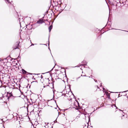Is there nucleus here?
I'll list each match as a JSON object with an SVG mask.
<instances>
[{"instance_id":"f257e3e1","label":"nucleus","mask_w":128,"mask_h":128,"mask_svg":"<svg viewBox=\"0 0 128 128\" xmlns=\"http://www.w3.org/2000/svg\"><path fill=\"white\" fill-rule=\"evenodd\" d=\"M6 97H7V100H8V101L9 100V99H13L14 98V96H12V92L9 93L8 92Z\"/></svg>"},{"instance_id":"f03ea898","label":"nucleus","mask_w":128,"mask_h":128,"mask_svg":"<svg viewBox=\"0 0 128 128\" xmlns=\"http://www.w3.org/2000/svg\"><path fill=\"white\" fill-rule=\"evenodd\" d=\"M87 64V62L85 60H84L81 63V64L78 65V66H75L74 67H81L82 66H86Z\"/></svg>"},{"instance_id":"7ed1b4c3","label":"nucleus","mask_w":128,"mask_h":128,"mask_svg":"<svg viewBox=\"0 0 128 128\" xmlns=\"http://www.w3.org/2000/svg\"><path fill=\"white\" fill-rule=\"evenodd\" d=\"M22 72L23 74H25L26 73H27L28 74H31V75H32V74H31V73H28V72H27L26 70H24L23 69H22Z\"/></svg>"},{"instance_id":"20e7f679","label":"nucleus","mask_w":128,"mask_h":128,"mask_svg":"<svg viewBox=\"0 0 128 128\" xmlns=\"http://www.w3.org/2000/svg\"><path fill=\"white\" fill-rule=\"evenodd\" d=\"M17 42V44L16 45L14 46L13 47V48L14 49H17L18 48V46H19V44L20 42Z\"/></svg>"},{"instance_id":"39448f33","label":"nucleus","mask_w":128,"mask_h":128,"mask_svg":"<svg viewBox=\"0 0 128 128\" xmlns=\"http://www.w3.org/2000/svg\"><path fill=\"white\" fill-rule=\"evenodd\" d=\"M43 22H44L43 20L42 19H39V20L36 22V23L39 24H42Z\"/></svg>"},{"instance_id":"423d86ee","label":"nucleus","mask_w":128,"mask_h":128,"mask_svg":"<svg viewBox=\"0 0 128 128\" xmlns=\"http://www.w3.org/2000/svg\"><path fill=\"white\" fill-rule=\"evenodd\" d=\"M52 26L51 25L48 28V29L49 30V32H50L51 30L52 29Z\"/></svg>"},{"instance_id":"0eeeda50","label":"nucleus","mask_w":128,"mask_h":128,"mask_svg":"<svg viewBox=\"0 0 128 128\" xmlns=\"http://www.w3.org/2000/svg\"><path fill=\"white\" fill-rule=\"evenodd\" d=\"M121 3L120 2H117L116 6H118L119 7L121 6Z\"/></svg>"},{"instance_id":"6e6552de","label":"nucleus","mask_w":128,"mask_h":128,"mask_svg":"<svg viewBox=\"0 0 128 128\" xmlns=\"http://www.w3.org/2000/svg\"><path fill=\"white\" fill-rule=\"evenodd\" d=\"M49 37H50V36H49V37H48V46H49V44H50V42H49ZM48 49L50 50L51 52V51H50V48H49V47H48Z\"/></svg>"},{"instance_id":"1a4fd4ad","label":"nucleus","mask_w":128,"mask_h":128,"mask_svg":"<svg viewBox=\"0 0 128 128\" xmlns=\"http://www.w3.org/2000/svg\"><path fill=\"white\" fill-rule=\"evenodd\" d=\"M57 105V107H58L59 110H60L61 111V110H64V111H65L66 110H67L68 109H64V110H61L60 109L58 106Z\"/></svg>"},{"instance_id":"9d476101","label":"nucleus","mask_w":128,"mask_h":128,"mask_svg":"<svg viewBox=\"0 0 128 128\" xmlns=\"http://www.w3.org/2000/svg\"><path fill=\"white\" fill-rule=\"evenodd\" d=\"M5 1L6 3H7V2H8L9 3H10V1L9 0H5Z\"/></svg>"},{"instance_id":"9b49d317","label":"nucleus","mask_w":128,"mask_h":128,"mask_svg":"<svg viewBox=\"0 0 128 128\" xmlns=\"http://www.w3.org/2000/svg\"><path fill=\"white\" fill-rule=\"evenodd\" d=\"M88 118V122L90 121V118L89 116H87Z\"/></svg>"},{"instance_id":"f8f14e48","label":"nucleus","mask_w":128,"mask_h":128,"mask_svg":"<svg viewBox=\"0 0 128 128\" xmlns=\"http://www.w3.org/2000/svg\"><path fill=\"white\" fill-rule=\"evenodd\" d=\"M105 92L107 96V95H108V94H109L108 92L106 91H105Z\"/></svg>"},{"instance_id":"ddd939ff","label":"nucleus","mask_w":128,"mask_h":128,"mask_svg":"<svg viewBox=\"0 0 128 128\" xmlns=\"http://www.w3.org/2000/svg\"><path fill=\"white\" fill-rule=\"evenodd\" d=\"M18 18V20H19V21L20 22V26L21 27V23L20 22V18Z\"/></svg>"},{"instance_id":"4468645a","label":"nucleus","mask_w":128,"mask_h":128,"mask_svg":"<svg viewBox=\"0 0 128 128\" xmlns=\"http://www.w3.org/2000/svg\"><path fill=\"white\" fill-rule=\"evenodd\" d=\"M102 89H103V91H104L105 92V91H106V90H105V88H102Z\"/></svg>"},{"instance_id":"2eb2a0df","label":"nucleus","mask_w":128,"mask_h":128,"mask_svg":"<svg viewBox=\"0 0 128 128\" xmlns=\"http://www.w3.org/2000/svg\"><path fill=\"white\" fill-rule=\"evenodd\" d=\"M107 96L108 97V98H110V95L109 94H108V95H107Z\"/></svg>"},{"instance_id":"dca6fc26","label":"nucleus","mask_w":128,"mask_h":128,"mask_svg":"<svg viewBox=\"0 0 128 128\" xmlns=\"http://www.w3.org/2000/svg\"><path fill=\"white\" fill-rule=\"evenodd\" d=\"M81 76H86V75H82V74L81 75Z\"/></svg>"},{"instance_id":"f3484780","label":"nucleus","mask_w":128,"mask_h":128,"mask_svg":"<svg viewBox=\"0 0 128 128\" xmlns=\"http://www.w3.org/2000/svg\"><path fill=\"white\" fill-rule=\"evenodd\" d=\"M94 80L96 82H97V81L95 79H94Z\"/></svg>"},{"instance_id":"a211bd4d","label":"nucleus","mask_w":128,"mask_h":128,"mask_svg":"<svg viewBox=\"0 0 128 128\" xmlns=\"http://www.w3.org/2000/svg\"><path fill=\"white\" fill-rule=\"evenodd\" d=\"M114 106L116 108V109H117L118 108L116 106L115 104L114 105Z\"/></svg>"},{"instance_id":"6ab92c4d","label":"nucleus","mask_w":128,"mask_h":128,"mask_svg":"<svg viewBox=\"0 0 128 128\" xmlns=\"http://www.w3.org/2000/svg\"><path fill=\"white\" fill-rule=\"evenodd\" d=\"M34 44H31V46H34Z\"/></svg>"},{"instance_id":"aec40b11","label":"nucleus","mask_w":128,"mask_h":128,"mask_svg":"<svg viewBox=\"0 0 128 128\" xmlns=\"http://www.w3.org/2000/svg\"><path fill=\"white\" fill-rule=\"evenodd\" d=\"M17 59L18 60H20V58H19V56H18L17 58Z\"/></svg>"},{"instance_id":"412c9836","label":"nucleus","mask_w":128,"mask_h":128,"mask_svg":"<svg viewBox=\"0 0 128 128\" xmlns=\"http://www.w3.org/2000/svg\"><path fill=\"white\" fill-rule=\"evenodd\" d=\"M37 82V81H32V82H31V83H32V82Z\"/></svg>"},{"instance_id":"4be33fe9","label":"nucleus","mask_w":128,"mask_h":128,"mask_svg":"<svg viewBox=\"0 0 128 128\" xmlns=\"http://www.w3.org/2000/svg\"><path fill=\"white\" fill-rule=\"evenodd\" d=\"M71 91V92H72V95H73L74 97V98H75V96L74 95V94L72 93V91Z\"/></svg>"},{"instance_id":"5701e85b","label":"nucleus","mask_w":128,"mask_h":128,"mask_svg":"<svg viewBox=\"0 0 128 128\" xmlns=\"http://www.w3.org/2000/svg\"><path fill=\"white\" fill-rule=\"evenodd\" d=\"M80 78V76L79 77H78L76 78V80H78V79L79 78Z\"/></svg>"},{"instance_id":"b1692460","label":"nucleus","mask_w":128,"mask_h":128,"mask_svg":"<svg viewBox=\"0 0 128 128\" xmlns=\"http://www.w3.org/2000/svg\"><path fill=\"white\" fill-rule=\"evenodd\" d=\"M41 78H43V77L42 76V75H41Z\"/></svg>"},{"instance_id":"393cba45","label":"nucleus","mask_w":128,"mask_h":128,"mask_svg":"<svg viewBox=\"0 0 128 128\" xmlns=\"http://www.w3.org/2000/svg\"><path fill=\"white\" fill-rule=\"evenodd\" d=\"M102 83H100V86H102Z\"/></svg>"},{"instance_id":"a878e982","label":"nucleus","mask_w":128,"mask_h":128,"mask_svg":"<svg viewBox=\"0 0 128 128\" xmlns=\"http://www.w3.org/2000/svg\"><path fill=\"white\" fill-rule=\"evenodd\" d=\"M12 2H10V4H12V3H13V2H12Z\"/></svg>"},{"instance_id":"bb28decb","label":"nucleus","mask_w":128,"mask_h":128,"mask_svg":"<svg viewBox=\"0 0 128 128\" xmlns=\"http://www.w3.org/2000/svg\"><path fill=\"white\" fill-rule=\"evenodd\" d=\"M12 2H10V4H12V3H13V2H12Z\"/></svg>"},{"instance_id":"cd10ccee","label":"nucleus","mask_w":128,"mask_h":128,"mask_svg":"<svg viewBox=\"0 0 128 128\" xmlns=\"http://www.w3.org/2000/svg\"><path fill=\"white\" fill-rule=\"evenodd\" d=\"M119 110L120 111H122V110Z\"/></svg>"},{"instance_id":"c85d7f7f","label":"nucleus","mask_w":128,"mask_h":128,"mask_svg":"<svg viewBox=\"0 0 128 128\" xmlns=\"http://www.w3.org/2000/svg\"><path fill=\"white\" fill-rule=\"evenodd\" d=\"M127 91H128V90H127V91H125L124 92H126Z\"/></svg>"},{"instance_id":"c756f323","label":"nucleus","mask_w":128,"mask_h":128,"mask_svg":"<svg viewBox=\"0 0 128 128\" xmlns=\"http://www.w3.org/2000/svg\"><path fill=\"white\" fill-rule=\"evenodd\" d=\"M48 21V20L46 19V20H45V21Z\"/></svg>"},{"instance_id":"7c9ffc66","label":"nucleus","mask_w":128,"mask_h":128,"mask_svg":"<svg viewBox=\"0 0 128 128\" xmlns=\"http://www.w3.org/2000/svg\"><path fill=\"white\" fill-rule=\"evenodd\" d=\"M97 86L98 88H99V87L98 86Z\"/></svg>"},{"instance_id":"2f4dec72","label":"nucleus","mask_w":128,"mask_h":128,"mask_svg":"<svg viewBox=\"0 0 128 128\" xmlns=\"http://www.w3.org/2000/svg\"><path fill=\"white\" fill-rule=\"evenodd\" d=\"M51 84H52V85H53H53H54V84H53V83L52 82L51 83Z\"/></svg>"},{"instance_id":"473e14b6","label":"nucleus","mask_w":128,"mask_h":128,"mask_svg":"<svg viewBox=\"0 0 128 128\" xmlns=\"http://www.w3.org/2000/svg\"><path fill=\"white\" fill-rule=\"evenodd\" d=\"M64 72L65 73V74H66V70H64Z\"/></svg>"},{"instance_id":"72a5a7b5","label":"nucleus","mask_w":128,"mask_h":128,"mask_svg":"<svg viewBox=\"0 0 128 128\" xmlns=\"http://www.w3.org/2000/svg\"><path fill=\"white\" fill-rule=\"evenodd\" d=\"M54 67H54L52 69V70H52L53 68Z\"/></svg>"},{"instance_id":"f704fd0d","label":"nucleus","mask_w":128,"mask_h":128,"mask_svg":"<svg viewBox=\"0 0 128 128\" xmlns=\"http://www.w3.org/2000/svg\"><path fill=\"white\" fill-rule=\"evenodd\" d=\"M86 114H84L85 116V118H86Z\"/></svg>"},{"instance_id":"c9c22d12","label":"nucleus","mask_w":128,"mask_h":128,"mask_svg":"<svg viewBox=\"0 0 128 128\" xmlns=\"http://www.w3.org/2000/svg\"><path fill=\"white\" fill-rule=\"evenodd\" d=\"M82 68H80V69H81V70H82Z\"/></svg>"},{"instance_id":"e433bc0d","label":"nucleus","mask_w":128,"mask_h":128,"mask_svg":"<svg viewBox=\"0 0 128 128\" xmlns=\"http://www.w3.org/2000/svg\"><path fill=\"white\" fill-rule=\"evenodd\" d=\"M122 114V116H124V115H123V114Z\"/></svg>"},{"instance_id":"4c0bfd02","label":"nucleus","mask_w":128,"mask_h":128,"mask_svg":"<svg viewBox=\"0 0 128 128\" xmlns=\"http://www.w3.org/2000/svg\"><path fill=\"white\" fill-rule=\"evenodd\" d=\"M32 78V79H34V80H35V78Z\"/></svg>"},{"instance_id":"58836bf2","label":"nucleus","mask_w":128,"mask_h":128,"mask_svg":"<svg viewBox=\"0 0 128 128\" xmlns=\"http://www.w3.org/2000/svg\"><path fill=\"white\" fill-rule=\"evenodd\" d=\"M53 93H54V90H53Z\"/></svg>"},{"instance_id":"ea45409f","label":"nucleus","mask_w":128,"mask_h":128,"mask_svg":"<svg viewBox=\"0 0 128 128\" xmlns=\"http://www.w3.org/2000/svg\"><path fill=\"white\" fill-rule=\"evenodd\" d=\"M83 67H84V68H86V67H85V66H84Z\"/></svg>"},{"instance_id":"a19ab883","label":"nucleus","mask_w":128,"mask_h":128,"mask_svg":"<svg viewBox=\"0 0 128 128\" xmlns=\"http://www.w3.org/2000/svg\"><path fill=\"white\" fill-rule=\"evenodd\" d=\"M59 115V112H58V116Z\"/></svg>"},{"instance_id":"79ce46f5","label":"nucleus","mask_w":128,"mask_h":128,"mask_svg":"<svg viewBox=\"0 0 128 128\" xmlns=\"http://www.w3.org/2000/svg\"><path fill=\"white\" fill-rule=\"evenodd\" d=\"M124 31H126V32H128V31H126V30H124Z\"/></svg>"},{"instance_id":"37998d69","label":"nucleus","mask_w":128,"mask_h":128,"mask_svg":"<svg viewBox=\"0 0 128 128\" xmlns=\"http://www.w3.org/2000/svg\"><path fill=\"white\" fill-rule=\"evenodd\" d=\"M51 18V17H50V18Z\"/></svg>"},{"instance_id":"c03bdc74","label":"nucleus","mask_w":128,"mask_h":128,"mask_svg":"<svg viewBox=\"0 0 128 128\" xmlns=\"http://www.w3.org/2000/svg\"><path fill=\"white\" fill-rule=\"evenodd\" d=\"M44 44V45H46L45 44ZM46 46H47V45H46Z\"/></svg>"},{"instance_id":"a18cd8bd","label":"nucleus","mask_w":128,"mask_h":128,"mask_svg":"<svg viewBox=\"0 0 128 128\" xmlns=\"http://www.w3.org/2000/svg\"><path fill=\"white\" fill-rule=\"evenodd\" d=\"M53 22H52V24L53 23Z\"/></svg>"},{"instance_id":"49530a36","label":"nucleus","mask_w":128,"mask_h":128,"mask_svg":"<svg viewBox=\"0 0 128 128\" xmlns=\"http://www.w3.org/2000/svg\"><path fill=\"white\" fill-rule=\"evenodd\" d=\"M18 16L19 17V16L18 15Z\"/></svg>"},{"instance_id":"de8ad7c7","label":"nucleus","mask_w":128,"mask_h":128,"mask_svg":"<svg viewBox=\"0 0 128 128\" xmlns=\"http://www.w3.org/2000/svg\"><path fill=\"white\" fill-rule=\"evenodd\" d=\"M116 100H116H115V101Z\"/></svg>"},{"instance_id":"09e8293b","label":"nucleus","mask_w":128,"mask_h":128,"mask_svg":"<svg viewBox=\"0 0 128 128\" xmlns=\"http://www.w3.org/2000/svg\"><path fill=\"white\" fill-rule=\"evenodd\" d=\"M30 86H29V88H30Z\"/></svg>"},{"instance_id":"8fccbe9b","label":"nucleus","mask_w":128,"mask_h":128,"mask_svg":"<svg viewBox=\"0 0 128 128\" xmlns=\"http://www.w3.org/2000/svg\"><path fill=\"white\" fill-rule=\"evenodd\" d=\"M55 102H56V101H55Z\"/></svg>"},{"instance_id":"3c124183","label":"nucleus","mask_w":128,"mask_h":128,"mask_svg":"<svg viewBox=\"0 0 128 128\" xmlns=\"http://www.w3.org/2000/svg\"><path fill=\"white\" fill-rule=\"evenodd\" d=\"M90 76H92V75H91Z\"/></svg>"},{"instance_id":"603ef678","label":"nucleus","mask_w":128,"mask_h":128,"mask_svg":"<svg viewBox=\"0 0 128 128\" xmlns=\"http://www.w3.org/2000/svg\"><path fill=\"white\" fill-rule=\"evenodd\" d=\"M89 78H90V76H89Z\"/></svg>"},{"instance_id":"864d4df0","label":"nucleus","mask_w":128,"mask_h":128,"mask_svg":"<svg viewBox=\"0 0 128 128\" xmlns=\"http://www.w3.org/2000/svg\"><path fill=\"white\" fill-rule=\"evenodd\" d=\"M106 25H107V24H106Z\"/></svg>"}]
</instances>
